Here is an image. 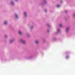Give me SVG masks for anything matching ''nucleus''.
Listing matches in <instances>:
<instances>
[{"label":"nucleus","instance_id":"f257e3e1","mask_svg":"<svg viewBox=\"0 0 75 75\" xmlns=\"http://www.w3.org/2000/svg\"><path fill=\"white\" fill-rule=\"evenodd\" d=\"M65 53L66 54L65 58L66 59H69V58L70 57L69 54V53H68V52H66Z\"/></svg>","mask_w":75,"mask_h":75},{"label":"nucleus","instance_id":"f03ea898","mask_svg":"<svg viewBox=\"0 0 75 75\" xmlns=\"http://www.w3.org/2000/svg\"><path fill=\"white\" fill-rule=\"evenodd\" d=\"M20 41L22 43V44H25V40L21 39L20 40Z\"/></svg>","mask_w":75,"mask_h":75},{"label":"nucleus","instance_id":"7ed1b4c3","mask_svg":"<svg viewBox=\"0 0 75 75\" xmlns=\"http://www.w3.org/2000/svg\"><path fill=\"white\" fill-rule=\"evenodd\" d=\"M61 32V30L60 29H58L57 30V32L56 33V34H58L59 33Z\"/></svg>","mask_w":75,"mask_h":75},{"label":"nucleus","instance_id":"20e7f679","mask_svg":"<svg viewBox=\"0 0 75 75\" xmlns=\"http://www.w3.org/2000/svg\"><path fill=\"white\" fill-rule=\"evenodd\" d=\"M69 27H67L66 28V31L67 33H68L69 31Z\"/></svg>","mask_w":75,"mask_h":75},{"label":"nucleus","instance_id":"39448f33","mask_svg":"<svg viewBox=\"0 0 75 75\" xmlns=\"http://www.w3.org/2000/svg\"><path fill=\"white\" fill-rule=\"evenodd\" d=\"M15 18L16 19H17L18 18V15H17V13L15 14Z\"/></svg>","mask_w":75,"mask_h":75},{"label":"nucleus","instance_id":"423d86ee","mask_svg":"<svg viewBox=\"0 0 75 75\" xmlns=\"http://www.w3.org/2000/svg\"><path fill=\"white\" fill-rule=\"evenodd\" d=\"M43 3L44 4H45L47 3V1L46 0H43Z\"/></svg>","mask_w":75,"mask_h":75},{"label":"nucleus","instance_id":"0eeeda50","mask_svg":"<svg viewBox=\"0 0 75 75\" xmlns=\"http://www.w3.org/2000/svg\"><path fill=\"white\" fill-rule=\"evenodd\" d=\"M11 4L12 6H14V2L13 1H11Z\"/></svg>","mask_w":75,"mask_h":75},{"label":"nucleus","instance_id":"6e6552de","mask_svg":"<svg viewBox=\"0 0 75 75\" xmlns=\"http://www.w3.org/2000/svg\"><path fill=\"white\" fill-rule=\"evenodd\" d=\"M14 40V39L11 40L10 41V43H12V42H13Z\"/></svg>","mask_w":75,"mask_h":75},{"label":"nucleus","instance_id":"1a4fd4ad","mask_svg":"<svg viewBox=\"0 0 75 75\" xmlns=\"http://www.w3.org/2000/svg\"><path fill=\"white\" fill-rule=\"evenodd\" d=\"M57 40V38H56L54 37L53 38V39H52V41H56Z\"/></svg>","mask_w":75,"mask_h":75},{"label":"nucleus","instance_id":"9d476101","mask_svg":"<svg viewBox=\"0 0 75 75\" xmlns=\"http://www.w3.org/2000/svg\"><path fill=\"white\" fill-rule=\"evenodd\" d=\"M24 15L26 17H27V12H24Z\"/></svg>","mask_w":75,"mask_h":75},{"label":"nucleus","instance_id":"9b49d317","mask_svg":"<svg viewBox=\"0 0 75 75\" xmlns=\"http://www.w3.org/2000/svg\"><path fill=\"white\" fill-rule=\"evenodd\" d=\"M32 58H33V56H31L29 57L28 58V59H32Z\"/></svg>","mask_w":75,"mask_h":75},{"label":"nucleus","instance_id":"f8f14e48","mask_svg":"<svg viewBox=\"0 0 75 75\" xmlns=\"http://www.w3.org/2000/svg\"><path fill=\"white\" fill-rule=\"evenodd\" d=\"M7 24V22L5 21L4 22V24L5 25H6V24Z\"/></svg>","mask_w":75,"mask_h":75},{"label":"nucleus","instance_id":"ddd939ff","mask_svg":"<svg viewBox=\"0 0 75 75\" xmlns=\"http://www.w3.org/2000/svg\"><path fill=\"white\" fill-rule=\"evenodd\" d=\"M57 7L58 8H59V7H60V5H57Z\"/></svg>","mask_w":75,"mask_h":75},{"label":"nucleus","instance_id":"4468645a","mask_svg":"<svg viewBox=\"0 0 75 75\" xmlns=\"http://www.w3.org/2000/svg\"><path fill=\"white\" fill-rule=\"evenodd\" d=\"M38 42H39V41H35V43H36V44H38Z\"/></svg>","mask_w":75,"mask_h":75},{"label":"nucleus","instance_id":"2eb2a0df","mask_svg":"<svg viewBox=\"0 0 75 75\" xmlns=\"http://www.w3.org/2000/svg\"><path fill=\"white\" fill-rule=\"evenodd\" d=\"M19 33L20 35H21L22 34V33H21L20 31H19Z\"/></svg>","mask_w":75,"mask_h":75},{"label":"nucleus","instance_id":"dca6fc26","mask_svg":"<svg viewBox=\"0 0 75 75\" xmlns=\"http://www.w3.org/2000/svg\"><path fill=\"white\" fill-rule=\"evenodd\" d=\"M47 27H50V25H49L48 23L47 24Z\"/></svg>","mask_w":75,"mask_h":75},{"label":"nucleus","instance_id":"f3484780","mask_svg":"<svg viewBox=\"0 0 75 75\" xmlns=\"http://www.w3.org/2000/svg\"><path fill=\"white\" fill-rule=\"evenodd\" d=\"M59 26L60 27H62V25L61 24H60Z\"/></svg>","mask_w":75,"mask_h":75},{"label":"nucleus","instance_id":"a211bd4d","mask_svg":"<svg viewBox=\"0 0 75 75\" xmlns=\"http://www.w3.org/2000/svg\"><path fill=\"white\" fill-rule=\"evenodd\" d=\"M4 36H5V38H7L8 37V36H7V35H5Z\"/></svg>","mask_w":75,"mask_h":75},{"label":"nucleus","instance_id":"6ab92c4d","mask_svg":"<svg viewBox=\"0 0 75 75\" xmlns=\"http://www.w3.org/2000/svg\"><path fill=\"white\" fill-rule=\"evenodd\" d=\"M45 11L46 13V12H47V10L46 9H45Z\"/></svg>","mask_w":75,"mask_h":75},{"label":"nucleus","instance_id":"aec40b11","mask_svg":"<svg viewBox=\"0 0 75 75\" xmlns=\"http://www.w3.org/2000/svg\"><path fill=\"white\" fill-rule=\"evenodd\" d=\"M65 12L66 13H67L68 12V11L67 10H66L65 11Z\"/></svg>","mask_w":75,"mask_h":75},{"label":"nucleus","instance_id":"412c9836","mask_svg":"<svg viewBox=\"0 0 75 75\" xmlns=\"http://www.w3.org/2000/svg\"><path fill=\"white\" fill-rule=\"evenodd\" d=\"M33 28V26H31V28H30V29H32V28Z\"/></svg>","mask_w":75,"mask_h":75},{"label":"nucleus","instance_id":"4be33fe9","mask_svg":"<svg viewBox=\"0 0 75 75\" xmlns=\"http://www.w3.org/2000/svg\"><path fill=\"white\" fill-rule=\"evenodd\" d=\"M73 16H74V18H75V14H74V15H73Z\"/></svg>","mask_w":75,"mask_h":75},{"label":"nucleus","instance_id":"5701e85b","mask_svg":"<svg viewBox=\"0 0 75 75\" xmlns=\"http://www.w3.org/2000/svg\"><path fill=\"white\" fill-rule=\"evenodd\" d=\"M47 32H48V33H49V32H50V31H49V30H47Z\"/></svg>","mask_w":75,"mask_h":75},{"label":"nucleus","instance_id":"b1692460","mask_svg":"<svg viewBox=\"0 0 75 75\" xmlns=\"http://www.w3.org/2000/svg\"><path fill=\"white\" fill-rule=\"evenodd\" d=\"M16 1H18V0H15Z\"/></svg>","mask_w":75,"mask_h":75},{"label":"nucleus","instance_id":"393cba45","mask_svg":"<svg viewBox=\"0 0 75 75\" xmlns=\"http://www.w3.org/2000/svg\"><path fill=\"white\" fill-rule=\"evenodd\" d=\"M30 36V35H28V37H29Z\"/></svg>","mask_w":75,"mask_h":75}]
</instances>
